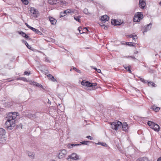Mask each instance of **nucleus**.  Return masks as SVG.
<instances>
[{
    "label": "nucleus",
    "instance_id": "aec40b11",
    "mask_svg": "<svg viewBox=\"0 0 161 161\" xmlns=\"http://www.w3.org/2000/svg\"><path fill=\"white\" fill-rule=\"evenodd\" d=\"M31 30L39 35H42V34L41 31L33 27H32Z\"/></svg>",
    "mask_w": 161,
    "mask_h": 161
},
{
    "label": "nucleus",
    "instance_id": "a18cd8bd",
    "mask_svg": "<svg viewBox=\"0 0 161 161\" xmlns=\"http://www.w3.org/2000/svg\"><path fill=\"white\" fill-rule=\"evenodd\" d=\"M126 57L127 58H131L132 59H136L133 56H127Z\"/></svg>",
    "mask_w": 161,
    "mask_h": 161
},
{
    "label": "nucleus",
    "instance_id": "b1692460",
    "mask_svg": "<svg viewBox=\"0 0 161 161\" xmlns=\"http://www.w3.org/2000/svg\"><path fill=\"white\" fill-rule=\"evenodd\" d=\"M47 77L49 78V79L53 81H57L54 78L53 76L51 74H49L47 75Z\"/></svg>",
    "mask_w": 161,
    "mask_h": 161
},
{
    "label": "nucleus",
    "instance_id": "473e14b6",
    "mask_svg": "<svg viewBox=\"0 0 161 161\" xmlns=\"http://www.w3.org/2000/svg\"><path fill=\"white\" fill-rule=\"evenodd\" d=\"M152 109L155 112L158 111L160 109V108L158 107H155V106H153L152 107Z\"/></svg>",
    "mask_w": 161,
    "mask_h": 161
},
{
    "label": "nucleus",
    "instance_id": "13d9d810",
    "mask_svg": "<svg viewBox=\"0 0 161 161\" xmlns=\"http://www.w3.org/2000/svg\"><path fill=\"white\" fill-rule=\"evenodd\" d=\"M93 69L96 70L97 69L96 68H94Z\"/></svg>",
    "mask_w": 161,
    "mask_h": 161
},
{
    "label": "nucleus",
    "instance_id": "09e8293b",
    "mask_svg": "<svg viewBox=\"0 0 161 161\" xmlns=\"http://www.w3.org/2000/svg\"><path fill=\"white\" fill-rule=\"evenodd\" d=\"M97 72L98 73H101V70L100 69H97Z\"/></svg>",
    "mask_w": 161,
    "mask_h": 161
},
{
    "label": "nucleus",
    "instance_id": "bb28decb",
    "mask_svg": "<svg viewBox=\"0 0 161 161\" xmlns=\"http://www.w3.org/2000/svg\"><path fill=\"white\" fill-rule=\"evenodd\" d=\"M136 161H150L148 160V158H139L137 159Z\"/></svg>",
    "mask_w": 161,
    "mask_h": 161
},
{
    "label": "nucleus",
    "instance_id": "72a5a7b5",
    "mask_svg": "<svg viewBox=\"0 0 161 161\" xmlns=\"http://www.w3.org/2000/svg\"><path fill=\"white\" fill-rule=\"evenodd\" d=\"M80 16H75L74 17V19L76 21L80 22Z\"/></svg>",
    "mask_w": 161,
    "mask_h": 161
},
{
    "label": "nucleus",
    "instance_id": "4468645a",
    "mask_svg": "<svg viewBox=\"0 0 161 161\" xmlns=\"http://www.w3.org/2000/svg\"><path fill=\"white\" fill-rule=\"evenodd\" d=\"M128 128V125L127 123L126 122L123 123L122 126V130L125 131L127 130Z\"/></svg>",
    "mask_w": 161,
    "mask_h": 161
},
{
    "label": "nucleus",
    "instance_id": "f03ea898",
    "mask_svg": "<svg viewBox=\"0 0 161 161\" xmlns=\"http://www.w3.org/2000/svg\"><path fill=\"white\" fill-rule=\"evenodd\" d=\"M81 84L85 86H87L89 87H92L93 90L97 89V87H96L97 85V84L96 83H92L88 81H87L85 80H83L81 82Z\"/></svg>",
    "mask_w": 161,
    "mask_h": 161
},
{
    "label": "nucleus",
    "instance_id": "7ed1b4c3",
    "mask_svg": "<svg viewBox=\"0 0 161 161\" xmlns=\"http://www.w3.org/2000/svg\"><path fill=\"white\" fill-rule=\"evenodd\" d=\"M147 125L153 129L155 131L158 132L159 130L160 127L157 124L151 121H148L147 123Z\"/></svg>",
    "mask_w": 161,
    "mask_h": 161
},
{
    "label": "nucleus",
    "instance_id": "9d476101",
    "mask_svg": "<svg viewBox=\"0 0 161 161\" xmlns=\"http://www.w3.org/2000/svg\"><path fill=\"white\" fill-rule=\"evenodd\" d=\"M152 24L150 23L148 25H147V26L144 27V30L143 31V33L144 34L145 32H147V31L150 30L151 28Z\"/></svg>",
    "mask_w": 161,
    "mask_h": 161
},
{
    "label": "nucleus",
    "instance_id": "f8f14e48",
    "mask_svg": "<svg viewBox=\"0 0 161 161\" xmlns=\"http://www.w3.org/2000/svg\"><path fill=\"white\" fill-rule=\"evenodd\" d=\"M30 11L31 13L36 16L38 14V11L34 8H31Z\"/></svg>",
    "mask_w": 161,
    "mask_h": 161
},
{
    "label": "nucleus",
    "instance_id": "3c124183",
    "mask_svg": "<svg viewBox=\"0 0 161 161\" xmlns=\"http://www.w3.org/2000/svg\"><path fill=\"white\" fill-rule=\"evenodd\" d=\"M127 71H128L130 73H131V71L130 69V68L128 69L127 70Z\"/></svg>",
    "mask_w": 161,
    "mask_h": 161
},
{
    "label": "nucleus",
    "instance_id": "0e129e2a",
    "mask_svg": "<svg viewBox=\"0 0 161 161\" xmlns=\"http://www.w3.org/2000/svg\"><path fill=\"white\" fill-rule=\"evenodd\" d=\"M118 161H119V160H118Z\"/></svg>",
    "mask_w": 161,
    "mask_h": 161
},
{
    "label": "nucleus",
    "instance_id": "052dcab7",
    "mask_svg": "<svg viewBox=\"0 0 161 161\" xmlns=\"http://www.w3.org/2000/svg\"><path fill=\"white\" fill-rule=\"evenodd\" d=\"M50 161H55L54 160H50Z\"/></svg>",
    "mask_w": 161,
    "mask_h": 161
},
{
    "label": "nucleus",
    "instance_id": "1a4fd4ad",
    "mask_svg": "<svg viewBox=\"0 0 161 161\" xmlns=\"http://www.w3.org/2000/svg\"><path fill=\"white\" fill-rule=\"evenodd\" d=\"M30 84L31 85H32L34 86H35L39 87L41 88L43 90H45V88H44L40 84H39L37 83V82H35L34 81H33L31 82L30 83Z\"/></svg>",
    "mask_w": 161,
    "mask_h": 161
},
{
    "label": "nucleus",
    "instance_id": "6e6552de",
    "mask_svg": "<svg viewBox=\"0 0 161 161\" xmlns=\"http://www.w3.org/2000/svg\"><path fill=\"white\" fill-rule=\"evenodd\" d=\"M79 158V156L75 153H73L71 155H69L67 158V159L69 160V159L73 160H77Z\"/></svg>",
    "mask_w": 161,
    "mask_h": 161
},
{
    "label": "nucleus",
    "instance_id": "ea45409f",
    "mask_svg": "<svg viewBox=\"0 0 161 161\" xmlns=\"http://www.w3.org/2000/svg\"><path fill=\"white\" fill-rule=\"evenodd\" d=\"M22 1L25 5H27L28 3V1L27 0H21Z\"/></svg>",
    "mask_w": 161,
    "mask_h": 161
},
{
    "label": "nucleus",
    "instance_id": "8fccbe9b",
    "mask_svg": "<svg viewBox=\"0 0 161 161\" xmlns=\"http://www.w3.org/2000/svg\"><path fill=\"white\" fill-rule=\"evenodd\" d=\"M83 30L84 31H88L87 29V28L86 27L84 28V29H83Z\"/></svg>",
    "mask_w": 161,
    "mask_h": 161
},
{
    "label": "nucleus",
    "instance_id": "20e7f679",
    "mask_svg": "<svg viewBox=\"0 0 161 161\" xmlns=\"http://www.w3.org/2000/svg\"><path fill=\"white\" fill-rule=\"evenodd\" d=\"M6 133L5 130L2 128H0V143L4 144L6 140L3 137Z\"/></svg>",
    "mask_w": 161,
    "mask_h": 161
},
{
    "label": "nucleus",
    "instance_id": "6e6d98bb",
    "mask_svg": "<svg viewBox=\"0 0 161 161\" xmlns=\"http://www.w3.org/2000/svg\"><path fill=\"white\" fill-rule=\"evenodd\" d=\"M73 69L75 70H77V69L76 68H73Z\"/></svg>",
    "mask_w": 161,
    "mask_h": 161
},
{
    "label": "nucleus",
    "instance_id": "e2e57ef3",
    "mask_svg": "<svg viewBox=\"0 0 161 161\" xmlns=\"http://www.w3.org/2000/svg\"><path fill=\"white\" fill-rule=\"evenodd\" d=\"M46 71H47V72H48V70H46Z\"/></svg>",
    "mask_w": 161,
    "mask_h": 161
},
{
    "label": "nucleus",
    "instance_id": "2f4dec72",
    "mask_svg": "<svg viewBox=\"0 0 161 161\" xmlns=\"http://www.w3.org/2000/svg\"><path fill=\"white\" fill-rule=\"evenodd\" d=\"M83 12L86 15H90V13L89 12L88 9L85 8L83 10Z\"/></svg>",
    "mask_w": 161,
    "mask_h": 161
},
{
    "label": "nucleus",
    "instance_id": "de8ad7c7",
    "mask_svg": "<svg viewBox=\"0 0 161 161\" xmlns=\"http://www.w3.org/2000/svg\"><path fill=\"white\" fill-rule=\"evenodd\" d=\"M21 80H23V81H27V80L26 78H24V77H22L21 78Z\"/></svg>",
    "mask_w": 161,
    "mask_h": 161
},
{
    "label": "nucleus",
    "instance_id": "412c9836",
    "mask_svg": "<svg viewBox=\"0 0 161 161\" xmlns=\"http://www.w3.org/2000/svg\"><path fill=\"white\" fill-rule=\"evenodd\" d=\"M27 153L28 154L29 156L31 158H34V154L33 153L27 151Z\"/></svg>",
    "mask_w": 161,
    "mask_h": 161
},
{
    "label": "nucleus",
    "instance_id": "4d7b16f0",
    "mask_svg": "<svg viewBox=\"0 0 161 161\" xmlns=\"http://www.w3.org/2000/svg\"><path fill=\"white\" fill-rule=\"evenodd\" d=\"M80 70H78L77 71V72H78V73H80Z\"/></svg>",
    "mask_w": 161,
    "mask_h": 161
},
{
    "label": "nucleus",
    "instance_id": "c756f323",
    "mask_svg": "<svg viewBox=\"0 0 161 161\" xmlns=\"http://www.w3.org/2000/svg\"><path fill=\"white\" fill-rule=\"evenodd\" d=\"M148 84L149 86H152L153 87L156 86V84L153 82L149 81L148 82Z\"/></svg>",
    "mask_w": 161,
    "mask_h": 161
},
{
    "label": "nucleus",
    "instance_id": "ddd939ff",
    "mask_svg": "<svg viewBox=\"0 0 161 161\" xmlns=\"http://www.w3.org/2000/svg\"><path fill=\"white\" fill-rule=\"evenodd\" d=\"M57 5H66L68 3L63 0H57Z\"/></svg>",
    "mask_w": 161,
    "mask_h": 161
},
{
    "label": "nucleus",
    "instance_id": "cd10ccee",
    "mask_svg": "<svg viewBox=\"0 0 161 161\" xmlns=\"http://www.w3.org/2000/svg\"><path fill=\"white\" fill-rule=\"evenodd\" d=\"M140 19H139L138 17H137V16L135 15L134 16V18H133V21L134 22H138L140 21Z\"/></svg>",
    "mask_w": 161,
    "mask_h": 161
},
{
    "label": "nucleus",
    "instance_id": "f3484780",
    "mask_svg": "<svg viewBox=\"0 0 161 161\" xmlns=\"http://www.w3.org/2000/svg\"><path fill=\"white\" fill-rule=\"evenodd\" d=\"M19 34L22 35V36L23 37H25V38H29V40L31 39V38H29V36L27 35L25 33L23 32V31H20L19 32Z\"/></svg>",
    "mask_w": 161,
    "mask_h": 161
},
{
    "label": "nucleus",
    "instance_id": "c03bdc74",
    "mask_svg": "<svg viewBox=\"0 0 161 161\" xmlns=\"http://www.w3.org/2000/svg\"><path fill=\"white\" fill-rule=\"evenodd\" d=\"M124 68L126 70H127L128 69H129L130 68H129V66H127V65H125L124 66Z\"/></svg>",
    "mask_w": 161,
    "mask_h": 161
},
{
    "label": "nucleus",
    "instance_id": "a211bd4d",
    "mask_svg": "<svg viewBox=\"0 0 161 161\" xmlns=\"http://www.w3.org/2000/svg\"><path fill=\"white\" fill-rule=\"evenodd\" d=\"M26 116L29 118L32 119L36 117V115L35 114H32L31 113H28L26 114Z\"/></svg>",
    "mask_w": 161,
    "mask_h": 161
},
{
    "label": "nucleus",
    "instance_id": "9b49d317",
    "mask_svg": "<svg viewBox=\"0 0 161 161\" xmlns=\"http://www.w3.org/2000/svg\"><path fill=\"white\" fill-rule=\"evenodd\" d=\"M146 4L145 0H139V5L140 8L143 9L145 6Z\"/></svg>",
    "mask_w": 161,
    "mask_h": 161
},
{
    "label": "nucleus",
    "instance_id": "dca6fc26",
    "mask_svg": "<svg viewBox=\"0 0 161 161\" xmlns=\"http://www.w3.org/2000/svg\"><path fill=\"white\" fill-rule=\"evenodd\" d=\"M49 18L51 24L54 25L56 24L57 20L56 19L52 17H50Z\"/></svg>",
    "mask_w": 161,
    "mask_h": 161
},
{
    "label": "nucleus",
    "instance_id": "c9c22d12",
    "mask_svg": "<svg viewBox=\"0 0 161 161\" xmlns=\"http://www.w3.org/2000/svg\"><path fill=\"white\" fill-rule=\"evenodd\" d=\"M66 14L64 11L63 12H61L60 13V17H63Z\"/></svg>",
    "mask_w": 161,
    "mask_h": 161
},
{
    "label": "nucleus",
    "instance_id": "680f3d73",
    "mask_svg": "<svg viewBox=\"0 0 161 161\" xmlns=\"http://www.w3.org/2000/svg\"><path fill=\"white\" fill-rule=\"evenodd\" d=\"M91 1L93 3H94V1H93V0H91Z\"/></svg>",
    "mask_w": 161,
    "mask_h": 161
},
{
    "label": "nucleus",
    "instance_id": "a19ab883",
    "mask_svg": "<svg viewBox=\"0 0 161 161\" xmlns=\"http://www.w3.org/2000/svg\"><path fill=\"white\" fill-rule=\"evenodd\" d=\"M25 25L27 26V27H28L31 30L33 27H32L31 26H30L29 25H28V24L26 23H25Z\"/></svg>",
    "mask_w": 161,
    "mask_h": 161
},
{
    "label": "nucleus",
    "instance_id": "4c0bfd02",
    "mask_svg": "<svg viewBox=\"0 0 161 161\" xmlns=\"http://www.w3.org/2000/svg\"><path fill=\"white\" fill-rule=\"evenodd\" d=\"M25 45H26L28 49H30L31 48V46L29 45L28 44L26 41L25 42Z\"/></svg>",
    "mask_w": 161,
    "mask_h": 161
},
{
    "label": "nucleus",
    "instance_id": "58836bf2",
    "mask_svg": "<svg viewBox=\"0 0 161 161\" xmlns=\"http://www.w3.org/2000/svg\"><path fill=\"white\" fill-rule=\"evenodd\" d=\"M140 80L142 82H143V83H147L148 82V81L144 80L143 78H140Z\"/></svg>",
    "mask_w": 161,
    "mask_h": 161
},
{
    "label": "nucleus",
    "instance_id": "6ab92c4d",
    "mask_svg": "<svg viewBox=\"0 0 161 161\" xmlns=\"http://www.w3.org/2000/svg\"><path fill=\"white\" fill-rule=\"evenodd\" d=\"M111 23L114 25H120V22L115 19L112 20Z\"/></svg>",
    "mask_w": 161,
    "mask_h": 161
},
{
    "label": "nucleus",
    "instance_id": "393cba45",
    "mask_svg": "<svg viewBox=\"0 0 161 161\" xmlns=\"http://www.w3.org/2000/svg\"><path fill=\"white\" fill-rule=\"evenodd\" d=\"M130 38H132L133 40L135 41L136 39L137 38V37L136 35H133L132 34L128 35Z\"/></svg>",
    "mask_w": 161,
    "mask_h": 161
},
{
    "label": "nucleus",
    "instance_id": "e433bc0d",
    "mask_svg": "<svg viewBox=\"0 0 161 161\" xmlns=\"http://www.w3.org/2000/svg\"><path fill=\"white\" fill-rule=\"evenodd\" d=\"M91 142L90 141H82V142H80V143L83 144V145H87V143L90 142Z\"/></svg>",
    "mask_w": 161,
    "mask_h": 161
},
{
    "label": "nucleus",
    "instance_id": "c85d7f7f",
    "mask_svg": "<svg viewBox=\"0 0 161 161\" xmlns=\"http://www.w3.org/2000/svg\"><path fill=\"white\" fill-rule=\"evenodd\" d=\"M81 145L80 144H69L68 145V147L69 148H72L74 146H77Z\"/></svg>",
    "mask_w": 161,
    "mask_h": 161
},
{
    "label": "nucleus",
    "instance_id": "bf43d9fd",
    "mask_svg": "<svg viewBox=\"0 0 161 161\" xmlns=\"http://www.w3.org/2000/svg\"><path fill=\"white\" fill-rule=\"evenodd\" d=\"M159 5L161 6V2H159Z\"/></svg>",
    "mask_w": 161,
    "mask_h": 161
},
{
    "label": "nucleus",
    "instance_id": "864d4df0",
    "mask_svg": "<svg viewBox=\"0 0 161 161\" xmlns=\"http://www.w3.org/2000/svg\"><path fill=\"white\" fill-rule=\"evenodd\" d=\"M137 53H138V51H135L134 52V54H137Z\"/></svg>",
    "mask_w": 161,
    "mask_h": 161
},
{
    "label": "nucleus",
    "instance_id": "2eb2a0df",
    "mask_svg": "<svg viewBox=\"0 0 161 161\" xmlns=\"http://www.w3.org/2000/svg\"><path fill=\"white\" fill-rule=\"evenodd\" d=\"M101 19L102 21L105 22L108 20V17L107 15H105L102 16Z\"/></svg>",
    "mask_w": 161,
    "mask_h": 161
},
{
    "label": "nucleus",
    "instance_id": "603ef678",
    "mask_svg": "<svg viewBox=\"0 0 161 161\" xmlns=\"http://www.w3.org/2000/svg\"><path fill=\"white\" fill-rule=\"evenodd\" d=\"M157 161H161V157L159 158L158 159Z\"/></svg>",
    "mask_w": 161,
    "mask_h": 161
},
{
    "label": "nucleus",
    "instance_id": "7c9ffc66",
    "mask_svg": "<svg viewBox=\"0 0 161 161\" xmlns=\"http://www.w3.org/2000/svg\"><path fill=\"white\" fill-rule=\"evenodd\" d=\"M126 44L130 46H134L136 45V43L132 42H126Z\"/></svg>",
    "mask_w": 161,
    "mask_h": 161
},
{
    "label": "nucleus",
    "instance_id": "39448f33",
    "mask_svg": "<svg viewBox=\"0 0 161 161\" xmlns=\"http://www.w3.org/2000/svg\"><path fill=\"white\" fill-rule=\"evenodd\" d=\"M111 128L115 130H117L119 127L122 125V123L119 121H116L111 123Z\"/></svg>",
    "mask_w": 161,
    "mask_h": 161
},
{
    "label": "nucleus",
    "instance_id": "37998d69",
    "mask_svg": "<svg viewBox=\"0 0 161 161\" xmlns=\"http://www.w3.org/2000/svg\"><path fill=\"white\" fill-rule=\"evenodd\" d=\"M86 138L90 139V140H92L93 139V138L92 137H91V136H87L86 137Z\"/></svg>",
    "mask_w": 161,
    "mask_h": 161
},
{
    "label": "nucleus",
    "instance_id": "f257e3e1",
    "mask_svg": "<svg viewBox=\"0 0 161 161\" xmlns=\"http://www.w3.org/2000/svg\"><path fill=\"white\" fill-rule=\"evenodd\" d=\"M7 118V121L5 123V126L8 129L12 130L15 125V120L11 119L8 117Z\"/></svg>",
    "mask_w": 161,
    "mask_h": 161
},
{
    "label": "nucleus",
    "instance_id": "a878e982",
    "mask_svg": "<svg viewBox=\"0 0 161 161\" xmlns=\"http://www.w3.org/2000/svg\"><path fill=\"white\" fill-rule=\"evenodd\" d=\"M136 15L137 17L139 18V19H140V20H141V19L143 18V14H141V12H138L137 14Z\"/></svg>",
    "mask_w": 161,
    "mask_h": 161
},
{
    "label": "nucleus",
    "instance_id": "423d86ee",
    "mask_svg": "<svg viewBox=\"0 0 161 161\" xmlns=\"http://www.w3.org/2000/svg\"><path fill=\"white\" fill-rule=\"evenodd\" d=\"M58 157L59 159H62L64 158L67 154V152L65 149H62L58 151Z\"/></svg>",
    "mask_w": 161,
    "mask_h": 161
},
{
    "label": "nucleus",
    "instance_id": "5701e85b",
    "mask_svg": "<svg viewBox=\"0 0 161 161\" xmlns=\"http://www.w3.org/2000/svg\"><path fill=\"white\" fill-rule=\"evenodd\" d=\"M75 10L73 9H67L64 10L66 14L74 13Z\"/></svg>",
    "mask_w": 161,
    "mask_h": 161
},
{
    "label": "nucleus",
    "instance_id": "f704fd0d",
    "mask_svg": "<svg viewBox=\"0 0 161 161\" xmlns=\"http://www.w3.org/2000/svg\"><path fill=\"white\" fill-rule=\"evenodd\" d=\"M97 144H98V145H101L102 146H103L104 147H107L108 146V145L107 144H106L105 143H104V142L101 143L100 142H99Z\"/></svg>",
    "mask_w": 161,
    "mask_h": 161
},
{
    "label": "nucleus",
    "instance_id": "49530a36",
    "mask_svg": "<svg viewBox=\"0 0 161 161\" xmlns=\"http://www.w3.org/2000/svg\"><path fill=\"white\" fill-rule=\"evenodd\" d=\"M30 74V72L29 73L28 72L26 71H25L24 73V75H29Z\"/></svg>",
    "mask_w": 161,
    "mask_h": 161
},
{
    "label": "nucleus",
    "instance_id": "5fc2aeb1",
    "mask_svg": "<svg viewBox=\"0 0 161 161\" xmlns=\"http://www.w3.org/2000/svg\"><path fill=\"white\" fill-rule=\"evenodd\" d=\"M48 103H51V102L48 99Z\"/></svg>",
    "mask_w": 161,
    "mask_h": 161
},
{
    "label": "nucleus",
    "instance_id": "0eeeda50",
    "mask_svg": "<svg viewBox=\"0 0 161 161\" xmlns=\"http://www.w3.org/2000/svg\"><path fill=\"white\" fill-rule=\"evenodd\" d=\"M18 115V113L10 112L9 113L8 117L11 119L15 120V119Z\"/></svg>",
    "mask_w": 161,
    "mask_h": 161
},
{
    "label": "nucleus",
    "instance_id": "4be33fe9",
    "mask_svg": "<svg viewBox=\"0 0 161 161\" xmlns=\"http://www.w3.org/2000/svg\"><path fill=\"white\" fill-rule=\"evenodd\" d=\"M57 0H48V3L51 5H57Z\"/></svg>",
    "mask_w": 161,
    "mask_h": 161
},
{
    "label": "nucleus",
    "instance_id": "79ce46f5",
    "mask_svg": "<svg viewBox=\"0 0 161 161\" xmlns=\"http://www.w3.org/2000/svg\"><path fill=\"white\" fill-rule=\"evenodd\" d=\"M82 29V28L80 26V27H79L78 30L79 31L80 33V34H82V33H84L83 31H82V32H81V30Z\"/></svg>",
    "mask_w": 161,
    "mask_h": 161
}]
</instances>
